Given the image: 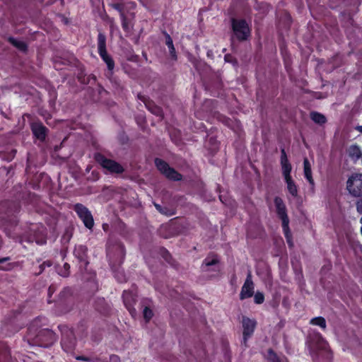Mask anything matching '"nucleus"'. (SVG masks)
Instances as JSON below:
<instances>
[{"label": "nucleus", "mask_w": 362, "mask_h": 362, "mask_svg": "<svg viewBox=\"0 0 362 362\" xmlns=\"http://www.w3.org/2000/svg\"><path fill=\"white\" fill-rule=\"evenodd\" d=\"M285 181L287 184V188L290 194L296 197L298 195V189L297 186L296 185L295 182L292 180L291 177L286 178Z\"/></svg>", "instance_id": "c85d7f7f"}, {"label": "nucleus", "mask_w": 362, "mask_h": 362, "mask_svg": "<svg viewBox=\"0 0 362 362\" xmlns=\"http://www.w3.org/2000/svg\"><path fill=\"white\" fill-rule=\"evenodd\" d=\"M54 291V287L52 286H50L48 288V294L50 296L52 292Z\"/></svg>", "instance_id": "de8ad7c7"}, {"label": "nucleus", "mask_w": 362, "mask_h": 362, "mask_svg": "<svg viewBox=\"0 0 362 362\" xmlns=\"http://www.w3.org/2000/svg\"><path fill=\"white\" fill-rule=\"evenodd\" d=\"M119 16L122 20V25L124 30L128 32L129 30V23L127 22V18L124 14V12L119 13Z\"/></svg>", "instance_id": "473e14b6"}, {"label": "nucleus", "mask_w": 362, "mask_h": 362, "mask_svg": "<svg viewBox=\"0 0 362 362\" xmlns=\"http://www.w3.org/2000/svg\"><path fill=\"white\" fill-rule=\"evenodd\" d=\"M254 288L255 287L252 279V274L251 272L249 271L245 283L241 288L240 299L243 300L244 299L252 297L254 295Z\"/></svg>", "instance_id": "ddd939ff"}, {"label": "nucleus", "mask_w": 362, "mask_h": 362, "mask_svg": "<svg viewBox=\"0 0 362 362\" xmlns=\"http://www.w3.org/2000/svg\"><path fill=\"white\" fill-rule=\"evenodd\" d=\"M316 337L317 339V343H318V346H319V348L320 349H325V346H326V341H325V339L322 338V337L317 334L316 335Z\"/></svg>", "instance_id": "e433bc0d"}, {"label": "nucleus", "mask_w": 362, "mask_h": 362, "mask_svg": "<svg viewBox=\"0 0 362 362\" xmlns=\"http://www.w3.org/2000/svg\"><path fill=\"white\" fill-rule=\"evenodd\" d=\"M31 130L33 135L42 141L45 139L48 132V129L41 122H33Z\"/></svg>", "instance_id": "2eb2a0df"}, {"label": "nucleus", "mask_w": 362, "mask_h": 362, "mask_svg": "<svg viewBox=\"0 0 362 362\" xmlns=\"http://www.w3.org/2000/svg\"><path fill=\"white\" fill-rule=\"evenodd\" d=\"M356 210L359 214H362V199L356 202Z\"/></svg>", "instance_id": "a19ab883"}, {"label": "nucleus", "mask_w": 362, "mask_h": 362, "mask_svg": "<svg viewBox=\"0 0 362 362\" xmlns=\"http://www.w3.org/2000/svg\"><path fill=\"white\" fill-rule=\"evenodd\" d=\"M107 255L109 257L111 268L115 273V278L120 283L127 281V277L123 270L120 269V265L122 264L125 255L124 245L120 243H117L110 247Z\"/></svg>", "instance_id": "f257e3e1"}, {"label": "nucleus", "mask_w": 362, "mask_h": 362, "mask_svg": "<svg viewBox=\"0 0 362 362\" xmlns=\"http://www.w3.org/2000/svg\"><path fill=\"white\" fill-rule=\"evenodd\" d=\"M242 324L243 327V344L247 346V341L250 337L253 334L257 321L255 319H250L246 316H243L242 319Z\"/></svg>", "instance_id": "f8f14e48"}, {"label": "nucleus", "mask_w": 362, "mask_h": 362, "mask_svg": "<svg viewBox=\"0 0 362 362\" xmlns=\"http://www.w3.org/2000/svg\"><path fill=\"white\" fill-rule=\"evenodd\" d=\"M231 26L234 35L239 41L247 39L250 34L248 24L244 19H231Z\"/></svg>", "instance_id": "423d86ee"}, {"label": "nucleus", "mask_w": 362, "mask_h": 362, "mask_svg": "<svg viewBox=\"0 0 362 362\" xmlns=\"http://www.w3.org/2000/svg\"><path fill=\"white\" fill-rule=\"evenodd\" d=\"M154 163L158 170L169 180L180 181L182 179V175L174 168H170L165 160L156 158Z\"/></svg>", "instance_id": "1a4fd4ad"}, {"label": "nucleus", "mask_w": 362, "mask_h": 362, "mask_svg": "<svg viewBox=\"0 0 362 362\" xmlns=\"http://www.w3.org/2000/svg\"><path fill=\"white\" fill-rule=\"evenodd\" d=\"M146 107L153 115L160 117L163 115L162 109L160 107L155 105V103L152 100L148 102Z\"/></svg>", "instance_id": "cd10ccee"}, {"label": "nucleus", "mask_w": 362, "mask_h": 362, "mask_svg": "<svg viewBox=\"0 0 362 362\" xmlns=\"http://www.w3.org/2000/svg\"><path fill=\"white\" fill-rule=\"evenodd\" d=\"M7 40L8 42H9L13 46L16 47L18 50L23 52H27L28 45L25 42L18 40L13 37H8Z\"/></svg>", "instance_id": "5701e85b"}, {"label": "nucleus", "mask_w": 362, "mask_h": 362, "mask_svg": "<svg viewBox=\"0 0 362 362\" xmlns=\"http://www.w3.org/2000/svg\"><path fill=\"white\" fill-rule=\"evenodd\" d=\"M93 307L98 312L105 315H109L111 312V305L106 302L104 298H95Z\"/></svg>", "instance_id": "dca6fc26"}, {"label": "nucleus", "mask_w": 362, "mask_h": 362, "mask_svg": "<svg viewBox=\"0 0 362 362\" xmlns=\"http://www.w3.org/2000/svg\"><path fill=\"white\" fill-rule=\"evenodd\" d=\"M303 167H304V175L308 181L312 185H314V180L312 176V170L310 163L307 158H305L303 160Z\"/></svg>", "instance_id": "b1692460"}, {"label": "nucleus", "mask_w": 362, "mask_h": 362, "mask_svg": "<svg viewBox=\"0 0 362 362\" xmlns=\"http://www.w3.org/2000/svg\"><path fill=\"white\" fill-rule=\"evenodd\" d=\"M77 79L82 84L95 83L96 77L93 74L87 75L83 69H81L77 74Z\"/></svg>", "instance_id": "412c9836"}, {"label": "nucleus", "mask_w": 362, "mask_h": 362, "mask_svg": "<svg viewBox=\"0 0 362 362\" xmlns=\"http://www.w3.org/2000/svg\"><path fill=\"white\" fill-rule=\"evenodd\" d=\"M122 298L126 308L132 315L136 314V310L133 308V305L136 301V296L131 291H124L122 294Z\"/></svg>", "instance_id": "f3484780"}, {"label": "nucleus", "mask_w": 362, "mask_h": 362, "mask_svg": "<svg viewBox=\"0 0 362 362\" xmlns=\"http://www.w3.org/2000/svg\"><path fill=\"white\" fill-rule=\"evenodd\" d=\"M288 159L285 149H281V160Z\"/></svg>", "instance_id": "79ce46f5"}, {"label": "nucleus", "mask_w": 362, "mask_h": 362, "mask_svg": "<svg viewBox=\"0 0 362 362\" xmlns=\"http://www.w3.org/2000/svg\"><path fill=\"white\" fill-rule=\"evenodd\" d=\"M141 305L143 308V317L145 320L146 322H148L153 316V312L152 309L150 308V305H151V300L149 299H144L141 302Z\"/></svg>", "instance_id": "6ab92c4d"}, {"label": "nucleus", "mask_w": 362, "mask_h": 362, "mask_svg": "<svg viewBox=\"0 0 362 362\" xmlns=\"http://www.w3.org/2000/svg\"><path fill=\"white\" fill-rule=\"evenodd\" d=\"M310 119L316 124H324L327 122L325 116L317 112H312L310 113Z\"/></svg>", "instance_id": "bb28decb"}, {"label": "nucleus", "mask_w": 362, "mask_h": 362, "mask_svg": "<svg viewBox=\"0 0 362 362\" xmlns=\"http://www.w3.org/2000/svg\"><path fill=\"white\" fill-rule=\"evenodd\" d=\"M349 156L354 160H358L362 156V151L357 145H351L348 148Z\"/></svg>", "instance_id": "393cba45"}, {"label": "nucleus", "mask_w": 362, "mask_h": 362, "mask_svg": "<svg viewBox=\"0 0 362 362\" xmlns=\"http://www.w3.org/2000/svg\"><path fill=\"white\" fill-rule=\"evenodd\" d=\"M224 59L226 62L233 63L234 64H238L236 59L229 54L225 55Z\"/></svg>", "instance_id": "4c0bfd02"}, {"label": "nucleus", "mask_w": 362, "mask_h": 362, "mask_svg": "<svg viewBox=\"0 0 362 362\" xmlns=\"http://www.w3.org/2000/svg\"><path fill=\"white\" fill-rule=\"evenodd\" d=\"M95 160L106 170L110 174H121L124 171V168L114 160L107 158L101 153L94 154Z\"/></svg>", "instance_id": "7ed1b4c3"}, {"label": "nucleus", "mask_w": 362, "mask_h": 362, "mask_svg": "<svg viewBox=\"0 0 362 362\" xmlns=\"http://www.w3.org/2000/svg\"><path fill=\"white\" fill-rule=\"evenodd\" d=\"M346 189L354 197L362 196V174L354 173L346 182Z\"/></svg>", "instance_id": "6e6552de"}, {"label": "nucleus", "mask_w": 362, "mask_h": 362, "mask_svg": "<svg viewBox=\"0 0 362 362\" xmlns=\"http://www.w3.org/2000/svg\"><path fill=\"white\" fill-rule=\"evenodd\" d=\"M281 168H282V173L284 176V179L291 177V176L290 175L291 169H292L291 164H288L287 165H284L281 167Z\"/></svg>", "instance_id": "f704fd0d"}, {"label": "nucleus", "mask_w": 362, "mask_h": 362, "mask_svg": "<svg viewBox=\"0 0 362 362\" xmlns=\"http://www.w3.org/2000/svg\"><path fill=\"white\" fill-rule=\"evenodd\" d=\"M74 210L83 222L85 226L88 229H92L94 226V221L90 211L82 204H76Z\"/></svg>", "instance_id": "9d476101"}, {"label": "nucleus", "mask_w": 362, "mask_h": 362, "mask_svg": "<svg viewBox=\"0 0 362 362\" xmlns=\"http://www.w3.org/2000/svg\"><path fill=\"white\" fill-rule=\"evenodd\" d=\"M119 360V357L116 355H112L110 356V361L112 362H118Z\"/></svg>", "instance_id": "37998d69"}, {"label": "nucleus", "mask_w": 362, "mask_h": 362, "mask_svg": "<svg viewBox=\"0 0 362 362\" xmlns=\"http://www.w3.org/2000/svg\"><path fill=\"white\" fill-rule=\"evenodd\" d=\"M74 255L80 262H83L86 265L88 264V248L86 246L82 245L76 246Z\"/></svg>", "instance_id": "a211bd4d"}, {"label": "nucleus", "mask_w": 362, "mask_h": 362, "mask_svg": "<svg viewBox=\"0 0 362 362\" xmlns=\"http://www.w3.org/2000/svg\"><path fill=\"white\" fill-rule=\"evenodd\" d=\"M356 129L362 134V126L356 127Z\"/></svg>", "instance_id": "8fccbe9b"}, {"label": "nucleus", "mask_w": 362, "mask_h": 362, "mask_svg": "<svg viewBox=\"0 0 362 362\" xmlns=\"http://www.w3.org/2000/svg\"><path fill=\"white\" fill-rule=\"evenodd\" d=\"M274 204L276 208V213L278 216L282 221V228L286 238L287 243H289V239L291 238V233L288 226L289 218L286 213V206L281 198L276 197L274 199Z\"/></svg>", "instance_id": "20e7f679"}, {"label": "nucleus", "mask_w": 362, "mask_h": 362, "mask_svg": "<svg viewBox=\"0 0 362 362\" xmlns=\"http://www.w3.org/2000/svg\"><path fill=\"white\" fill-rule=\"evenodd\" d=\"M110 6L119 13H122L134 9L136 4L131 0H111Z\"/></svg>", "instance_id": "4468645a"}, {"label": "nucleus", "mask_w": 362, "mask_h": 362, "mask_svg": "<svg viewBox=\"0 0 362 362\" xmlns=\"http://www.w3.org/2000/svg\"><path fill=\"white\" fill-rule=\"evenodd\" d=\"M28 340H31L34 344L48 347L52 345L57 340L56 334L49 329H40L36 330L33 326L28 328Z\"/></svg>", "instance_id": "f03ea898"}, {"label": "nucleus", "mask_w": 362, "mask_h": 362, "mask_svg": "<svg viewBox=\"0 0 362 362\" xmlns=\"http://www.w3.org/2000/svg\"><path fill=\"white\" fill-rule=\"evenodd\" d=\"M288 245H289L290 247H292V246H293V243H292L291 238V239H289V243H288Z\"/></svg>", "instance_id": "3c124183"}, {"label": "nucleus", "mask_w": 362, "mask_h": 362, "mask_svg": "<svg viewBox=\"0 0 362 362\" xmlns=\"http://www.w3.org/2000/svg\"><path fill=\"white\" fill-rule=\"evenodd\" d=\"M59 329L62 333L61 344L66 352L72 351L76 345V339L73 330L66 325H59Z\"/></svg>", "instance_id": "39448f33"}, {"label": "nucleus", "mask_w": 362, "mask_h": 362, "mask_svg": "<svg viewBox=\"0 0 362 362\" xmlns=\"http://www.w3.org/2000/svg\"><path fill=\"white\" fill-rule=\"evenodd\" d=\"M268 353H269V357L272 361H277L278 357H277L276 354L272 349H269Z\"/></svg>", "instance_id": "ea45409f"}, {"label": "nucleus", "mask_w": 362, "mask_h": 362, "mask_svg": "<svg viewBox=\"0 0 362 362\" xmlns=\"http://www.w3.org/2000/svg\"><path fill=\"white\" fill-rule=\"evenodd\" d=\"M137 98H138L139 100H140L141 101H142L145 104V106L146 105L148 102L151 101V100L148 98H147L146 96L143 95H141L140 93L138 94Z\"/></svg>", "instance_id": "58836bf2"}, {"label": "nucleus", "mask_w": 362, "mask_h": 362, "mask_svg": "<svg viewBox=\"0 0 362 362\" xmlns=\"http://www.w3.org/2000/svg\"><path fill=\"white\" fill-rule=\"evenodd\" d=\"M52 263L49 260L44 262L42 264H41L39 266V272H36L35 275H40V274H42L43 272V271L45 270L46 267H49L52 266Z\"/></svg>", "instance_id": "c9c22d12"}, {"label": "nucleus", "mask_w": 362, "mask_h": 362, "mask_svg": "<svg viewBox=\"0 0 362 362\" xmlns=\"http://www.w3.org/2000/svg\"><path fill=\"white\" fill-rule=\"evenodd\" d=\"M163 33L165 37V44L169 49V52H170V54L172 59H173L174 60H177V54H176L175 49L173 45V42L171 37L165 31H163Z\"/></svg>", "instance_id": "4be33fe9"}, {"label": "nucleus", "mask_w": 362, "mask_h": 362, "mask_svg": "<svg viewBox=\"0 0 362 362\" xmlns=\"http://www.w3.org/2000/svg\"><path fill=\"white\" fill-rule=\"evenodd\" d=\"M156 209L161 214L167 216H171L175 214V210L173 208H169L168 206H162L161 205L153 203Z\"/></svg>", "instance_id": "a878e982"}, {"label": "nucleus", "mask_w": 362, "mask_h": 362, "mask_svg": "<svg viewBox=\"0 0 362 362\" xmlns=\"http://www.w3.org/2000/svg\"><path fill=\"white\" fill-rule=\"evenodd\" d=\"M27 240L30 243L35 242L38 245L45 244L46 243V238L42 226L37 225L33 226L27 237Z\"/></svg>", "instance_id": "9b49d317"}, {"label": "nucleus", "mask_w": 362, "mask_h": 362, "mask_svg": "<svg viewBox=\"0 0 362 362\" xmlns=\"http://www.w3.org/2000/svg\"><path fill=\"white\" fill-rule=\"evenodd\" d=\"M360 222L361 223V234H362V217L361 218Z\"/></svg>", "instance_id": "603ef678"}, {"label": "nucleus", "mask_w": 362, "mask_h": 362, "mask_svg": "<svg viewBox=\"0 0 362 362\" xmlns=\"http://www.w3.org/2000/svg\"><path fill=\"white\" fill-rule=\"evenodd\" d=\"M72 295L71 288H64L59 294V299L61 301H65Z\"/></svg>", "instance_id": "7c9ffc66"}, {"label": "nucleus", "mask_w": 362, "mask_h": 362, "mask_svg": "<svg viewBox=\"0 0 362 362\" xmlns=\"http://www.w3.org/2000/svg\"><path fill=\"white\" fill-rule=\"evenodd\" d=\"M98 49L100 57L105 62L108 70L112 74L115 67V62L113 59L107 54L106 49V36L102 33H99L98 35Z\"/></svg>", "instance_id": "0eeeda50"}, {"label": "nucleus", "mask_w": 362, "mask_h": 362, "mask_svg": "<svg viewBox=\"0 0 362 362\" xmlns=\"http://www.w3.org/2000/svg\"><path fill=\"white\" fill-rule=\"evenodd\" d=\"M9 259V257H4L0 259V263L5 262Z\"/></svg>", "instance_id": "09e8293b"}, {"label": "nucleus", "mask_w": 362, "mask_h": 362, "mask_svg": "<svg viewBox=\"0 0 362 362\" xmlns=\"http://www.w3.org/2000/svg\"><path fill=\"white\" fill-rule=\"evenodd\" d=\"M163 257L167 260V261H169L168 258H170L171 256L169 254V252L168 251H165L163 252Z\"/></svg>", "instance_id": "c03bdc74"}, {"label": "nucleus", "mask_w": 362, "mask_h": 362, "mask_svg": "<svg viewBox=\"0 0 362 362\" xmlns=\"http://www.w3.org/2000/svg\"><path fill=\"white\" fill-rule=\"evenodd\" d=\"M288 164H291L288 161V159H284V160H281V167L284 166V165H287Z\"/></svg>", "instance_id": "a18cd8bd"}, {"label": "nucleus", "mask_w": 362, "mask_h": 362, "mask_svg": "<svg viewBox=\"0 0 362 362\" xmlns=\"http://www.w3.org/2000/svg\"><path fill=\"white\" fill-rule=\"evenodd\" d=\"M310 323L314 325L320 326L322 329L326 328V321L325 319L322 317H316L313 318L310 320Z\"/></svg>", "instance_id": "c756f323"}, {"label": "nucleus", "mask_w": 362, "mask_h": 362, "mask_svg": "<svg viewBox=\"0 0 362 362\" xmlns=\"http://www.w3.org/2000/svg\"><path fill=\"white\" fill-rule=\"evenodd\" d=\"M76 359L77 360L84 361H89V358H87V357H85V356H78V357H76Z\"/></svg>", "instance_id": "49530a36"}, {"label": "nucleus", "mask_w": 362, "mask_h": 362, "mask_svg": "<svg viewBox=\"0 0 362 362\" xmlns=\"http://www.w3.org/2000/svg\"><path fill=\"white\" fill-rule=\"evenodd\" d=\"M218 263L219 259L218 256L215 254H211L209 256H207L203 261V263L202 264V269L204 272H209V269H208L207 267L216 265Z\"/></svg>", "instance_id": "aec40b11"}, {"label": "nucleus", "mask_w": 362, "mask_h": 362, "mask_svg": "<svg viewBox=\"0 0 362 362\" xmlns=\"http://www.w3.org/2000/svg\"><path fill=\"white\" fill-rule=\"evenodd\" d=\"M264 300V296L263 293L257 291L254 295V302L256 304H262Z\"/></svg>", "instance_id": "72a5a7b5"}, {"label": "nucleus", "mask_w": 362, "mask_h": 362, "mask_svg": "<svg viewBox=\"0 0 362 362\" xmlns=\"http://www.w3.org/2000/svg\"><path fill=\"white\" fill-rule=\"evenodd\" d=\"M70 265L68 263H64L62 268H61L58 273L63 277H67L69 275Z\"/></svg>", "instance_id": "2f4dec72"}]
</instances>
